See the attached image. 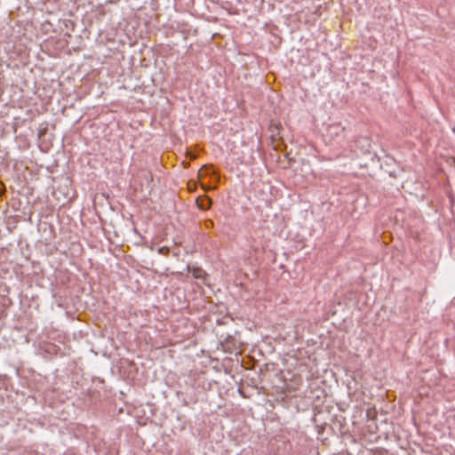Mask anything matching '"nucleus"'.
<instances>
[{
	"mask_svg": "<svg viewBox=\"0 0 455 455\" xmlns=\"http://www.w3.org/2000/svg\"><path fill=\"white\" fill-rule=\"evenodd\" d=\"M203 275H204V272L202 270H196L195 271L194 273V276L196 278H202L203 277Z\"/></svg>",
	"mask_w": 455,
	"mask_h": 455,
	"instance_id": "7ed1b4c3",
	"label": "nucleus"
},
{
	"mask_svg": "<svg viewBox=\"0 0 455 455\" xmlns=\"http://www.w3.org/2000/svg\"><path fill=\"white\" fill-rule=\"evenodd\" d=\"M196 204L201 210H207L212 205V201L207 196H199L196 199Z\"/></svg>",
	"mask_w": 455,
	"mask_h": 455,
	"instance_id": "f03ea898",
	"label": "nucleus"
},
{
	"mask_svg": "<svg viewBox=\"0 0 455 455\" xmlns=\"http://www.w3.org/2000/svg\"><path fill=\"white\" fill-rule=\"evenodd\" d=\"M206 169V166L203 167L202 169H200L199 171V176H201L203 174V172H204V170Z\"/></svg>",
	"mask_w": 455,
	"mask_h": 455,
	"instance_id": "20e7f679",
	"label": "nucleus"
},
{
	"mask_svg": "<svg viewBox=\"0 0 455 455\" xmlns=\"http://www.w3.org/2000/svg\"><path fill=\"white\" fill-rule=\"evenodd\" d=\"M345 131V127L340 124H332L328 127V135L331 138L340 136Z\"/></svg>",
	"mask_w": 455,
	"mask_h": 455,
	"instance_id": "f257e3e1",
	"label": "nucleus"
}]
</instances>
